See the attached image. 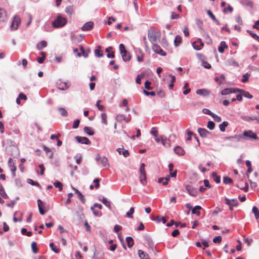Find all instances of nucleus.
Wrapping results in <instances>:
<instances>
[{"mask_svg":"<svg viewBox=\"0 0 259 259\" xmlns=\"http://www.w3.org/2000/svg\"><path fill=\"white\" fill-rule=\"evenodd\" d=\"M242 136L243 140H259V138L256 134L251 130L244 131L242 134Z\"/></svg>","mask_w":259,"mask_h":259,"instance_id":"f257e3e1","label":"nucleus"},{"mask_svg":"<svg viewBox=\"0 0 259 259\" xmlns=\"http://www.w3.org/2000/svg\"><path fill=\"white\" fill-rule=\"evenodd\" d=\"M119 50L123 61H129L131 60V55L130 53L125 50L124 45L122 44L119 45Z\"/></svg>","mask_w":259,"mask_h":259,"instance_id":"f03ea898","label":"nucleus"},{"mask_svg":"<svg viewBox=\"0 0 259 259\" xmlns=\"http://www.w3.org/2000/svg\"><path fill=\"white\" fill-rule=\"evenodd\" d=\"M160 32L156 31H149L148 32V39L152 44H155L157 41L160 38Z\"/></svg>","mask_w":259,"mask_h":259,"instance_id":"7ed1b4c3","label":"nucleus"},{"mask_svg":"<svg viewBox=\"0 0 259 259\" xmlns=\"http://www.w3.org/2000/svg\"><path fill=\"white\" fill-rule=\"evenodd\" d=\"M145 167V164L143 163H141L140 168V181L143 185H145L147 184L146 174Z\"/></svg>","mask_w":259,"mask_h":259,"instance_id":"20e7f679","label":"nucleus"},{"mask_svg":"<svg viewBox=\"0 0 259 259\" xmlns=\"http://www.w3.org/2000/svg\"><path fill=\"white\" fill-rule=\"evenodd\" d=\"M96 160L97 161L98 164L102 167L109 166L108 159L105 156L101 157L99 154L96 155Z\"/></svg>","mask_w":259,"mask_h":259,"instance_id":"39448f33","label":"nucleus"},{"mask_svg":"<svg viewBox=\"0 0 259 259\" xmlns=\"http://www.w3.org/2000/svg\"><path fill=\"white\" fill-rule=\"evenodd\" d=\"M52 25L55 28L63 26L65 25V18L61 17L60 16H58L57 18L53 21Z\"/></svg>","mask_w":259,"mask_h":259,"instance_id":"423d86ee","label":"nucleus"},{"mask_svg":"<svg viewBox=\"0 0 259 259\" xmlns=\"http://www.w3.org/2000/svg\"><path fill=\"white\" fill-rule=\"evenodd\" d=\"M224 139L225 140H229L230 143L228 144V145L231 146L232 145V143L234 140H236L238 142L241 141V140H243V137L242 136V134L235 135L233 136L225 137Z\"/></svg>","mask_w":259,"mask_h":259,"instance_id":"0eeeda50","label":"nucleus"},{"mask_svg":"<svg viewBox=\"0 0 259 259\" xmlns=\"http://www.w3.org/2000/svg\"><path fill=\"white\" fill-rule=\"evenodd\" d=\"M20 23V18L19 16H15L11 23V28L12 30H16Z\"/></svg>","mask_w":259,"mask_h":259,"instance_id":"6e6552de","label":"nucleus"},{"mask_svg":"<svg viewBox=\"0 0 259 259\" xmlns=\"http://www.w3.org/2000/svg\"><path fill=\"white\" fill-rule=\"evenodd\" d=\"M152 49L153 51L156 54H159L162 56H165L166 53L161 49L160 47L156 44H152Z\"/></svg>","mask_w":259,"mask_h":259,"instance_id":"1a4fd4ad","label":"nucleus"},{"mask_svg":"<svg viewBox=\"0 0 259 259\" xmlns=\"http://www.w3.org/2000/svg\"><path fill=\"white\" fill-rule=\"evenodd\" d=\"M75 139H76V141L78 143L83 144H86V145H89L91 144L90 141L87 137L76 136L75 137Z\"/></svg>","mask_w":259,"mask_h":259,"instance_id":"9d476101","label":"nucleus"},{"mask_svg":"<svg viewBox=\"0 0 259 259\" xmlns=\"http://www.w3.org/2000/svg\"><path fill=\"white\" fill-rule=\"evenodd\" d=\"M186 190L189 194L192 196H195L198 193V191L196 188L187 185L186 186Z\"/></svg>","mask_w":259,"mask_h":259,"instance_id":"9b49d317","label":"nucleus"},{"mask_svg":"<svg viewBox=\"0 0 259 259\" xmlns=\"http://www.w3.org/2000/svg\"><path fill=\"white\" fill-rule=\"evenodd\" d=\"M94 23L92 21H89L85 23L81 27L82 31H89L93 29Z\"/></svg>","mask_w":259,"mask_h":259,"instance_id":"f8f14e48","label":"nucleus"},{"mask_svg":"<svg viewBox=\"0 0 259 259\" xmlns=\"http://www.w3.org/2000/svg\"><path fill=\"white\" fill-rule=\"evenodd\" d=\"M198 132L199 135L202 138H206L210 134V132L204 128H199L198 129Z\"/></svg>","mask_w":259,"mask_h":259,"instance_id":"ddd939ff","label":"nucleus"},{"mask_svg":"<svg viewBox=\"0 0 259 259\" xmlns=\"http://www.w3.org/2000/svg\"><path fill=\"white\" fill-rule=\"evenodd\" d=\"M197 95H201L203 96H208L210 94V91L206 89H198L196 92Z\"/></svg>","mask_w":259,"mask_h":259,"instance_id":"4468645a","label":"nucleus"},{"mask_svg":"<svg viewBox=\"0 0 259 259\" xmlns=\"http://www.w3.org/2000/svg\"><path fill=\"white\" fill-rule=\"evenodd\" d=\"M236 91H237V92L242 94V95L245 98L248 99H251L252 98V96L251 95H250L248 92L245 91L243 90L236 89Z\"/></svg>","mask_w":259,"mask_h":259,"instance_id":"2eb2a0df","label":"nucleus"},{"mask_svg":"<svg viewBox=\"0 0 259 259\" xmlns=\"http://www.w3.org/2000/svg\"><path fill=\"white\" fill-rule=\"evenodd\" d=\"M83 37L84 36L81 35L72 34L71 39L74 43H77L81 41Z\"/></svg>","mask_w":259,"mask_h":259,"instance_id":"dca6fc26","label":"nucleus"},{"mask_svg":"<svg viewBox=\"0 0 259 259\" xmlns=\"http://www.w3.org/2000/svg\"><path fill=\"white\" fill-rule=\"evenodd\" d=\"M8 164L11 168V170L13 172V176H15V172L16 170V166L15 165V163L12 161V158H10L8 161Z\"/></svg>","mask_w":259,"mask_h":259,"instance_id":"f3484780","label":"nucleus"},{"mask_svg":"<svg viewBox=\"0 0 259 259\" xmlns=\"http://www.w3.org/2000/svg\"><path fill=\"white\" fill-rule=\"evenodd\" d=\"M7 17L6 11L2 8H0V22H4Z\"/></svg>","mask_w":259,"mask_h":259,"instance_id":"a211bd4d","label":"nucleus"},{"mask_svg":"<svg viewBox=\"0 0 259 259\" xmlns=\"http://www.w3.org/2000/svg\"><path fill=\"white\" fill-rule=\"evenodd\" d=\"M175 152L179 155H184L185 153L184 150L180 146L176 147L174 149Z\"/></svg>","mask_w":259,"mask_h":259,"instance_id":"6ab92c4d","label":"nucleus"},{"mask_svg":"<svg viewBox=\"0 0 259 259\" xmlns=\"http://www.w3.org/2000/svg\"><path fill=\"white\" fill-rule=\"evenodd\" d=\"M115 119L118 122L125 121L128 122V119L123 114H118L115 116Z\"/></svg>","mask_w":259,"mask_h":259,"instance_id":"aec40b11","label":"nucleus"},{"mask_svg":"<svg viewBox=\"0 0 259 259\" xmlns=\"http://www.w3.org/2000/svg\"><path fill=\"white\" fill-rule=\"evenodd\" d=\"M138 254L141 259H150L149 255L142 250H139Z\"/></svg>","mask_w":259,"mask_h":259,"instance_id":"412c9836","label":"nucleus"},{"mask_svg":"<svg viewBox=\"0 0 259 259\" xmlns=\"http://www.w3.org/2000/svg\"><path fill=\"white\" fill-rule=\"evenodd\" d=\"M73 189L75 191V193L77 194L78 198L80 199V200L81 201V202L83 204H84L85 202V199L84 198V196L77 189L74 188H73Z\"/></svg>","mask_w":259,"mask_h":259,"instance_id":"4be33fe9","label":"nucleus"},{"mask_svg":"<svg viewBox=\"0 0 259 259\" xmlns=\"http://www.w3.org/2000/svg\"><path fill=\"white\" fill-rule=\"evenodd\" d=\"M236 89H224L222 92L221 94L222 95H226L231 93H236Z\"/></svg>","mask_w":259,"mask_h":259,"instance_id":"5701e85b","label":"nucleus"},{"mask_svg":"<svg viewBox=\"0 0 259 259\" xmlns=\"http://www.w3.org/2000/svg\"><path fill=\"white\" fill-rule=\"evenodd\" d=\"M38 207L39 209V212L41 214L44 215L45 213V211L43 209V202L40 199L37 200Z\"/></svg>","mask_w":259,"mask_h":259,"instance_id":"b1692460","label":"nucleus"},{"mask_svg":"<svg viewBox=\"0 0 259 259\" xmlns=\"http://www.w3.org/2000/svg\"><path fill=\"white\" fill-rule=\"evenodd\" d=\"M202 207L200 206H195L193 209H192V213L193 214H196L197 216L200 215V212L199 210L201 209Z\"/></svg>","mask_w":259,"mask_h":259,"instance_id":"393cba45","label":"nucleus"},{"mask_svg":"<svg viewBox=\"0 0 259 259\" xmlns=\"http://www.w3.org/2000/svg\"><path fill=\"white\" fill-rule=\"evenodd\" d=\"M95 54L97 57H101L103 56V52L101 50V47L100 46H98L95 50Z\"/></svg>","mask_w":259,"mask_h":259,"instance_id":"a878e982","label":"nucleus"},{"mask_svg":"<svg viewBox=\"0 0 259 259\" xmlns=\"http://www.w3.org/2000/svg\"><path fill=\"white\" fill-rule=\"evenodd\" d=\"M227 48L228 46L226 42L224 41H222L221 42L220 46L219 47L218 51L220 53H223L224 52V49Z\"/></svg>","mask_w":259,"mask_h":259,"instance_id":"bb28decb","label":"nucleus"},{"mask_svg":"<svg viewBox=\"0 0 259 259\" xmlns=\"http://www.w3.org/2000/svg\"><path fill=\"white\" fill-rule=\"evenodd\" d=\"M47 46V42L45 40L41 41L37 45V49L38 50H41L43 48H46Z\"/></svg>","mask_w":259,"mask_h":259,"instance_id":"cd10ccee","label":"nucleus"},{"mask_svg":"<svg viewBox=\"0 0 259 259\" xmlns=\"http://www.w3.org/2000/svg\"><path fill=\"white\" fill-rule=\"evenodd\" d=\"M241 3L242 5L247 6L250 8L253 7V3L250 0H241Z\"/></svg>","mask_w":259,"mask_h":259,"instance_id":"c85d7f7f","label":"nucleus"},{"mask_svg":"<svg viewBox=\"0 0 259 259\" xmlns=\"http://www.w3.org/2000/svg\"><path fill=\"white\" fill-rule=\"evenodd\" d=\"M83 131L89 136H93L94 134V131L92 130L91 127H89L88 126H85L83 128Z\"/></svg>","mask_w":259,"mask_h":259,"instance_id":"c756f323","label":"nucleus"},{"mask_svg":"<svg viewBox=\"0 0 259 259\" xmlns=\"http://www.w3.org/2000/svg\"><path fill=\"white\" fill-rule=\"evenodd\" d=\"M100 201H101L109 209H111L110 202L109 201H108L106 198L103 197L101 199H100Z\"/></svg>","mask_w":259,"mask_h":259,"instance_id":"7c9ffc66","label":"nucleus"},{"mask_svg":"<svg viewBox=\"0 0 259 259\" xmlns=\"http://www.w3.org/2000/svg\"><path fill=\"white\" fill-rule=\"evenodd\" d=\"M126 241L127 243V246L129 248L132 247L134 245V240L131 237H127L126 238Z\"/></svg>","mask_w":259,"mask_h":259,"instance_id":"2f4dec72","label":"nucleus"},{"mask_svg":"<svg viewBox=\"0 0 259 259\" xmlns=\"http://www.w3.org/2000/svg\"><path fill=\"white\" fill-rule=\"evenodd\" d=\"M182 41V37L180 35H177L174 40V44L176 47H178Z\"/></svg>","mask_w":259,"mask_h":259,"instance_id":"473e14b6","label":"nucleus"},{"mask_svg":"<svg viewBox=\"0 0 259 259\" xmlns=\"http://www.w3.org/2000/svg\"><path fill=\"white\" fill-rule=\"evenodd\" d=\"M228 122L227 121H224L222 123L219 125V128L221 132H225L226 127L228 125Z\"/></svg>","mask_w":259,"mask_h":259,"instance_id":"72a5a7b5","label":"nucleus"},{"mask_svg":"<svg viewBox=\"0 0 259 259\" xmlns=\"http://www.w3.org/2000/svg\"><path fill=\"white\" fill-rule=\"evenodd\" d=\"M211 176L213 179V180L217 183H220L221 182V178L220 177L218 176L216 172H212Z\"/></svg>","mask_w":259,"mask_h":259,"instance_id":"f704fd0d","label":"nucleus"},{"mask_svg":"<svg viewBox=\"0 0 259 259\" xmlns=\"http://www.w3.org/2000/svg\"><path fill=\"white\" fill-rule=\"evenodd\" d=\"M54 185L56 188H58L60 191H61L63 190V185L61 182L57 181L54 182Z\"/></svg>","mask_w":259,"mask_h":259,"instance_id":"c9c22d12","label":"nucleus"},{"mask_svg":"<svg viewBox=\"0 0 259 259\" xmlns=\"http://www.w3.org/2000/svg\"><path fill=\"white\" fill-rule=\"evenodd\" d=\"M145 73H142L141 74H139L137 76L136 79V82L137 83L140 84L141 83V79L144 77Z\"/></svg>","mask_w":259,"mask_h":259,"instance_id":"e433bc0d","label":"nucleus"},{"mask_svg":"<svg viewBox=\"0 0 259 259\" xmlns=\"http://www.w3.org/2000/svg\"><path fill=\"white\" fill-rule=\"evenodd\" d=\"M50 246L52 250L55 253H58L59 252L60 250L59 248H58L57 246L54 243H50Z\"/></svg>","mask_w":259,"mask_h":259,"instance_id":"4c0bfd02","label":"nucleus"},{"mask_svg":"<svg viewBox=\"0 0 259 259\" xmlns=\"http://www.w3.org/2000/svg\"><path fill=\"white\" fill-rule=\"evenodd\" d=\"M192 46H193V48L195 50H200L203 47V42H201V44H200L199 45H198L197 44H196V42H193L192 44Z\"/></svg>","mask_w":259,"mask_h":259,"instance_id":"58836bf2","label":"nucleus"},{"mask_svg":"<svg viewBox=\"0 0 259 259\" xmlns=\"http://www.w3.org/2000/svg\"><path fill=\"white\" fill-rule=\"evenodd\" d=\"M101 122L104 123L105 125H107L108 122L107 120V115L105 113H102L101 115Z\"/></svg>","mask_w":259,"mask_h":259,"instance_id":"ea45409f","label":"nucleus"},{"mask_svg":"<svg viewBox=\"0 0 259 259\" xmlns=\"http://www.w3.org/2000/svg\"><path fill=\"white\" fill-rule=\"evenodd\" d=\"M252 212L254 214V216L256 219L259 218V210L256 206H253L252 209Z\"/></svg>","mask_w":259,"mask_h":259,"instance_id":"a19ab883","label":"nucleus"},{"mask_svg":"<svg viewBox=\"0 0 259 259\" xmlns=\"http://www.w3.org/2000/svg\"><path fill=\"white\" fill-rule=\"evenodd\" d=\"M227 63L229 65L233 66L235 67L238 66V63L234 59H230L228 60Z\"/></svg>","mask_w":259,"mask_h":259,"instance_id":"79ce46f5","label":"nucleus"},{"mask_svg":"<svg viewBox=\"0 0 259 259\" xmlns=\"http://www.w3.org/2000/svg\"><path fill=\"white\" fill-rule=\"evenodd\" d=\"M31 249L32 251L34 253H36L38 251V248L37 247V243L35 242H32L31 245Z\"/></svg>","mask_w":259,"mask_h":259,"instance_id":"37998d69","label":"nucleus"},{"mask_svg":"<svg viewBox=\"0 0 259 259\" xmlns=\"http://www.w3.org/2000/svg\"><path fill=\"white\" fill-rule=\"evenodd\" d=\"M134 208L132 207L130 209V210L126 212V215L128 218L132 219L133 218V214L134 213Z\"/></svg>","mask_w":259,"mask_h":259,"instance_id":"c03bdc74","label":"nucleus"},{"mask_svg":"<svg viewBox=\"0 0 259 259\" xmlns=\"http://www.w3.org/2000/svg\"><path fill=\"white\" fill-rule=\"evenodd\" d=\"M155 220L157 223H160V222H162L163 224H165L166 222V219L161 216H157Z\"/></svg>","mask_w":259,"mask_h":259,"instance_id":"a18cd8bd","label":"nucleus"},{"mask_svg":"<svg viewBox=\"0 0 259 259\" xmlns=\"http://www.w3.org/2000/svg\"><path fill=\"white\" fill-rule=\"evenodd\" d=\"M207 127L210 130H213L215 127L214 122L212 121H208L207 123Z\"/></svg>","mask_w":259,"mask_h":259,"instance_id":"49530a36","label":"nucleus"},{"mask_svg":"<svg viewBox=\"0 0 259 259\" xmlns=\"http://www.w3.org/2000/svg\"><path fill=\"white\" fill-rule=\"evenodd\" d=\"M223 182L226 184H231L233 182L232 180L228 177L223 178Z\"/></svg>","mask_w":259,"mask_h":259,"instance_id":"de8ad7c7","label":"nucleus"},{"mask_svg":"<svg viewBox=\"0 0 259 259\" xmlns=\"http://www.w3.org/2000/svg\"><path fill=\"white\" fill-rule=\"evenodd\" d=\"M0 194L2 195V196L6 198H7V196L6 193L5 192L4 189L2 185L0 184Z\"/></svg>","mask_w":259,"mask_h":259,"instance_id":"09e8293b","label":"nucleus"},{"mask_svg":"<svg viewBox=\"0 0 259 259\" xmlns=\"http://www.w3.org/2000/svg\"><path fill=\"white\" fill-rule=\"evenodd\" d=\"M236 186L238 188H239L241 190H244L245 192H247L248 190V184L246 183H245V186L243 187H241L239 184H236Z\"/></svg>","mask_w":259,"mask_h":259,"instance_id":"8fccbe9b","label":"nucleus"},{"mask_svg":"<svg viewBox=\"0 0 259 259\" xmlns=\"http://www.w3.org/2000/svg\"><path fill=\"white\" fill-rule=\"evenodd\" d=\"M241 118L246 121H249L250 120H255L254 117H250V116H241Z\"/></svg>","mask_w":259,"mask_h":259,"instance_id":"3c124183","label":"nucleus"},{"mask_svg":"<svg viewBox=\"0 0 259 259\" xmlns=\"http://www.w3.org/2000/svg\"><path fill=\"white\" fill-rule=\"evenodd\" d=\"M58 85V89L60 90L63 91L65 88V82H59L57 83Z\"/></svg>","mask_w":259,"mask_h":259,"instance_id":"603ef678","label":"nucleus"},{"mask_svg":"<svg viewBox=\"0 0 259 259\" xmlns=\"http://www.w3.org/2000/svg\"><path fill=\"white\" fill-rule=\"evenodd\" d=\"M222 237L221 236H216L213 239V242L214 243H220L222 241Z\"/></svg>","mask_w":259,"mask_h":259,"instance_id":"864d4df0","label":"nucleus"},{"mask_svg":"<svg viewBox=\"0 0 259 259\" xmlns=\"http://www.w3.org/2000/svg\"><path fill=\"white\" fill-rule=\"evenodd\" d=\"M150 133L155 137H157L158 136V131L157 130V128L155 127H153L152 128Z\"/></svg>","mask_w":259,"mask_h":259,"instance_id":"5fc2aeb1","label":"nucleus"},{"mask_svg":"<svg viewBox=\"0 0 259 259\" xmlns=\"http://www.w3.org/2000/svg\"><path fill=\"white\" fill-rule=\"evenodd\" d=\"M202 112H203L204 114L209 115H210L211 117H212V116L213 115V114H214V113H212L211 111H210L209 109H206V108H204V109L202 110Z\"/></svg>","mask_w":259,"mask_h":259,"instance_id":"6e6d98bb","label":"nucleus"},{"mask_svg":"<svg viewBox=\"0 0 259 259\" xmlns=\"http://www.w3.org/2000/svg\"><path fill=\"white\" fill-rule=\"evenodd\" d=\"M212 117L214 119V120L217 122H220L222 120V118L220 116H219L218 115L213 114L212 116Z\"/></svg>","mask_w":259,"mask_h":259,"instance_id":"4d7b16f0","label":"nucleus"},{"mask_svg":"<svg viewBox=\"0 0 259 259\" xmlns=\"http://www.w3.org/2000/svg\"><path fill=\"white\" fill-rule=\"evenodd\" d=\"M94 183L95 184V187L96 189L98 188L100 186V179L97 178L94 180Z\"/></svg>","mask_w":259,"mask_h":259,"instance_id":"13d9d810","label":"nucleus"},{"mask_svg":"<svg viewBox=\"0 0 259 259\" xmlns=\"http://www.w3.org/2000/svg\"><path fill=\"white\" fill-rule=\"evenodd\" d=\"M79 49L81 51V54L84 57H87L88 56V54L87 53H85V52L84 50L83 47L82 46H80L79 47Z\"/></svg>","mask_w":259,"mask_h":259,"instance_id":"bf43d9fd","label":"nucleus"},{"mask_svg":"<svg viewBox=\"0 0 259 259\" xmlns=\"http://www.w3.org/2000/svg\"><path fill=\"white\" fill-rule=\"evenodd\" d=\"M73 9L72 7H69L67 8V10H66V13L68 14L69 15H71L73 13Z\"/></svg>","mask_w":259,"mask_h":259,"instance_id":"052dcab7","label":"nucleus"},{"mask_svg":"<svg viewBox=\"0 0 259 259\" xmlns=\"http://www.w3.org/2000/svg\"><path fill=\"white\" fill-rule=\"evenodd\" d=\"M80 121L79 119H76L74 121L73 126L72 127L73 128H76L78 127Z\"/></svg>","mask_w":259,"mask_h":259,"instance_id":"680f3d73","label":"nucleus"},{"mask_svg":"<svg viewBox=\"0 0 259 259\" xmlns=\"http://www.w3.org/2000/svg\"><path fill=\"white\" fill-rule=\"evenodd\" d=\"M247 32L252 36V38H253L255 39H256V38L258 37V35H257L255 33H253L250 30H247Z\"/></svg>","mask_w":259,"mask_h":259,"instance_id":"e2e57ef3","label":"nucleus"},{"mask_svg":"<svg viewBox=\"0 0 259 259\" xmlns=\"http://www.w3.org/2000/svg\"><path fill=\"white\" fill-rule=\"evenodd\" d=\"M248 76H249V74L247 73L245 74H244L243 76H242V81L243 82H245L246 81H247L248 79Z\"/></svg>","mask_w":259,"mask_h":259,"instance_id":"0e129e2a","label":"nucleus"},{"mask_svg":"<svg viewBox=\"0 0 259 259\" xmlns=\"http://www.w3.org/2000/svg\"><path fill=\"white\" fill-rule=\"evenodd\" d=\"M150 84H151V82L149 81H146L145 82V88L148 90H150L152 89L151 87H150Z\"/></svg>","mask_w":259,"mask_h":259,"instance_id":"69168bd1","label":"nucleus"},{"mask_svg":"<svg viewBox=\"0 0 259 259\" xmlns=\"http://www.w3.org/2000/svg\"><path fill=\"white\" fill-rule=\"evenodd\" d=\"M157 95L161 98H163L165 96V92L162 90H159L157 92Z\"/></svg>","mask_w":259,"mask_h":259,"instance_id":"338daca9","label":"nucleus"},{"mask_svg":"<svg viewBox=\"0 0 259 259\" xmlns=\"http://www.w3.org/2000/svg\"><path fill=\"white\" fill-rule=\"evenodd\" d=\"M121 229H122V227L121 226H120V225H116L114 227V231L115 232H118V231H119Z\"/></svg>","mask_w":259,"mask_h":259,"instance_id":"774afa93","label":"nucleus"}]
</instances>
